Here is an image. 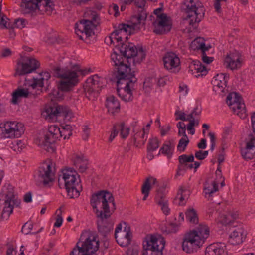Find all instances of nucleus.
I'll return each instance as SVG.
<instances>
[{
	"label": "nucleus",
	"instance_id": "nucleus-1",
	"mask_svg": "<svg viewBox=\"0 0 255 255\" xmlns=\"http://www.w3.org/2000/svg\"><path fill=\"white\" fill-rule=\"evenodd\" d=\"M90 204L96 215H98L97 211L105 214L114 212L116 209L114 198L107 190H101L93 194L91 197Z\"/></svg>",
	"mask_w": 255,
	"mask_h": 255
},
{
	"label": "nucleus",
	"instance_id": "nucleus-2",
	"mask_svg": "<svg viewBox=\"0 0 255 255\" xmlns=\"http://www.w3.org/2000/svg\"><path fill=\"white\" fill-rule=\"evenodd\" d=\"M209 228L206 225L200 224L196 229L185 234L182 245L183 250L190 253L194 245L201 246L209 237Z\"/></svg>",
	"mask_w": 255,
	"mask_h": 255
},
{
	"label": "nucleus",
	"instance_id": "nucleus-3",
	"mask_svg": "<svg viewBox=\"0 0 255 255\" xmlns=\"http://www.w3.org/2000/svg\"><path fill=\"white\" fill-rule=\"evenodd\" d=\"M99 248V241L96 235L89 231L82 232L79 241L76 243L75 247L71 251V255L85 253L91 255L98 250Z\"/></svg>",
	"mask_w": 255,
	"mask_h": 255
},
{
	"label": "nucleus",
	"instance_id": "nucleus-4",
	"mask_svg": "<svg viewBox=\"0 0 255 255\" xmlns=\"http://www.w3.org/2000/svg\"><path fill=\"white\" fill-rule=\"evenodd\" d=\"M117 83V92L121 99L126 102L133 100L132 90L137 78L135 74H128V76L116 78Z\"/></svg>",
	"mask_w": 255,
	"mask_h": 255
},
{
	"label": "nucleus",
	"instance_id": "nucleus-5",
	"mask_svg": "<svg viewBox=\"0 0 255 255\" xmlns=\"http://www.w3.org/2000/svg\"><path fill=\"white\" fill-rule=\"evenodd\" d=\"M85 17H89L88 19H82L78 23L75 24V32L80 39L83 40L82 34L85 33L86 38H88L94 34L93 28L99 24V17L96 12L89 11L85 13Z\"/></svg>",
	"mask_w": 255,
	"mask_h": 255
},
{
	"label": "nucleus",
	"instance_id": "nucleus-6",
	"mask_svg": "<svg viewBox=\"0 0 255 255\" xmlns=\"http://www.w3.org/2000/svg\"><path fill=\"white\" fill-rule=\"evenodd\" d=\"M55 4L51 0H22L21 7L24 14L38 9L41 14L51 15Z\"/></svg>",
	"mask_w": 255,
	"mask_h": 255
},
{
	"label": "nucleus",
	"instance_id": "nucleus-7",
	"mask_svg": "<svg viewBox=\"0 0 255 255\" xmlns=\"http://www.w3.org/2000/svg\"><path fill=\"white\" fill-rule=\"evenodd\" d=\"M184 5L185 11L187 14L186 19H190V25L196 28L204 17L205 10L203 4L198 0H187Z\"/></svg>",
	"mask_w": 255,
	"mask_h": 255
},
{
	"label": "nucleus",
	"instance_id": "nucleus-8",
	"mask_svg": "<svg viewBox=\"0 0 255 255\" xmlns=\"http://www.w3.org/2000/svg\"><path fill=\"white\" fill-rule=\"evenodd\" d=\"M165 241L160 235H150L143 242L142 255H163Z\"/></svg>",
	"mask_w": 255,
	"mask_h": 255
},
{
	"label": "nucleus",
	"instance_id": "nucleus-9",
	"mask_svg": "<svg viewBox=\"0 0 255 255\" xmlns=\"http://www.w3.org/2000/svg\"><path fill=\"white\" fill-rule=\"evenodd\" d=\"M105 81L104 78L97 74L89 77L83 85L86 97L89 100H95L100 91L105 86Z\"/></svg>",
	"mask_w": 255,
	"mask_h": 255
},
{
	"label": "nucleus",
	"instance_id": "nucleus-10",
	"mask_svg": "<svg viewBox=\"0 0 255 255\" xmlns=\"http://www.w3.org/2000/svg\"><path fill=\"white\" fill-rule=\"evenodd\" d=\"M54 172L52 170V163L49 161L42 163L34 175L36 185L46 187L54 180Z\"/></svg>",
	"mask_w": 255,
	"mask_h": 255
},
{
	"label": "nucleus",
	"instance_id": "nucleus-11",
	"mask_svg": "<svg viewBox=\"0 0 255 255\" xmlns=\"http://www.w3.org/2000/svg\"><path fill=\"white\" fill-rule=\"evenodd\" d=\"M148 13L147 12L142 10L139 12L138 15H132L131 17V22L132 24L130 25L121 23L119 24L118 26L117 31L121 34L123 31L128 32V34L131 35L134 33V31H139L140 29V25H145V21L147 17Z\"/></svg>",
	"mask_w": 255,
	"mask_h": 255
},
{
	"label": "nucleus",
	"instance_id": "nucleus-12",
	"mask_svg": "<svg viewBox=\"0 0 255 255\" xmlns=\"http://www.w3.org/2000/svg\"><path fill=\"white\" fill-rule=\"evenodd\" d=\"M112 60L114 62L116 67L115 78L128 76V74H135V71H131L130 63L126 61V58L123 57L122 53L118 54L114 52L111 55Z\"/></svg>",
	"mask_w": 255,
	"mask_h": 255
},
{
	"label": "nucleus",
	"instance_id": "nucleus-13",
	"mask_svg": "<svg viewBox=\"0 0 255 255\" xmlns=\"http://www.w3.org/2000/svg\"><path fill=\"white\" fill-rule=\"evenodd\" d=\"M226 102L232 111L241 119L246 118V107L241 95L236 92L230 93L227 97Z\"/></svg>",
	"mask_w": 255,
	"mask_h": 255
},
{
	"label": "nucleus",
	"instance_id": "nucleus-14",
	"mask_svg": "<svg viewBox=\"0 0 255 255\" xmlns=\"http://www.w3.org/2000/svg\"><path fill=\"white\" fill-rule=\"evenodd\" d=\"M61 133V129L55 125L49 126L48 131L45 134L41 145L42 147L48 152H54L55 151L54 143Z\"/></svg>",
	"mask_w": 255,
	"mask_h": 255
},
{
	"label": "nucleus",
	"instance_id": "nucleus-15",
	"mask_svg": "<svg viewBox=\"0 0 255 255\" xmlns=\"http://www.w3.org/2000/svg\"><path fill=\"white\" fill-rule=\"evenodd\" d=\"M40 65L39 62L36 59L32 57H24L21 62L17 63V67L14 76L24 75L30 73L39 68Z\"/></svg>",
	"mask_w": 255,
	"mask_h": 255
},
{
	"label": "nucleus",
	"instance_id": "nucleus-16",
	"mask_svg": "<svg viewBox=\"0 0 255 255\" xmlns=\"http://www.w3.org/2000/svg\"><path fill=\"white\" fill-rule=\"evenodd\" d=\"M0 127L5 138H18L24 131L23 125L21 123L16 124L15 122L1 124Z\"/></svg>",
	"mask_w": 255,
	"mask_h": 255
},
{
	"label": "nucleus",
	"instance_id": "nucleus-17",
	"mask_svg": "<svg viewBox=\"0 0 255 255\" xmlns=\"http://www.w3.org/2000/svg\"><path fill=\"white\" fill-rule=\"evenodd\" d=\"M21 200L18 199L14 194L13 190L10 188L5 195L4 207L1 213V218L8 219L13 212L14 206L19 207Z\"/></svg>",
	"mask_w": 255,
	"mask_h": 255
},
{
	"label": "nucleus",
	"instance_id": "nucleus-18",
	"mask_svg": "<svg viewBox=\"0 0 255 255\" xmlns=\"http://www.w3.org/2000/svg\"><path fill=\"white\" fill-rule=\"evenodd\" d=\"M46 116L49 119L63 116L67 120H70L73 117V114L69 107L63 105L54 104L53 106H49L45 109Z\"/></svg>",
	"mask_w": 255,
	"mask_h": 255
},
{
	"label": "nucleus",
	"instance_id": "nucleus-19",
	"mask_svg": "<svg viewBox=\"0 0 255 255\" xmlns=\"http://www.w3.org/2000/svg\"><path fill=\"white\" fill-rule=\"evenodd\" d=\"M96 216L97 218V225L98 232L104 237L110 233L113 229V223L108 220L113 212L103 213L99 212Z\"/></svg>",
	"mask_w": 255,
	"mask_h": 255
},
{
	"label": "nucleus",
	"instance_id": "nucleus-20",
	"mask_svg": "<svg viewBox=\"0 0 255 255\" xmlns=\"http://www.w3.org/2000/svg\"><path fill=\"white\" fill-rule=\"evenodd\" d=\"M155 26L153 32L158 35H163L169 32L172 28V23L170 18L165 13L158 15V19L153 23Z\"/></svg>",
	"mask_w": 255,
	"mask_h": 255
},
{
	"label": "nucleus",
	"instance_id": "nucleus-21",
	"mask_svg": "<svg viewBox=\"0 0 255 255\" xmlns=\"http://www.w3.org/2000/svg\"><path fill=\"white\" fill-rule=\"evenodd\" d=\"M164 67L171 73H176L180 70L179 58L173 52L167 53L163 57Z\"/></svg>",
	"mask_w": 255,
	"mask_h": 255
},
{
	"label": "nucleus",
	"instance_id": "nucleus-22",
	"mask_svg": "<svg viewBox=\"0 0 255 255\" xmlns=\"http://www.w3.org/2000/svg\"><path fill=\"white\" fill-rule=\"evenodd\" d=\"M116 47H118L120 53H122L123 57L126 58V61L128 63L130 62L133 59V57L138 54V49L133 44L128 43L127 45L124 43H120L116 45Z\"/></svg>",
	"mask_w": 255,
	"mask_h": 255
},
{
	"label": "nucleus",
	"instance_id": "nucleus-23",
	"mask_svg": "<svg viewBox=\"0 0 255 255\" xmlns=\"http://www.w3.org/2000/svg\"><path fill=\"white\" fill-rule=\"evenodd\" d=\"M40 75L42 76L40 78H35L33 77L31 79H28L25 78L26 83L24 84L25 85H28L33 89H35L37 87L42 88L43 87L44 82L45 81L46 84H48V80L51 77L50 74L48 72H44L40 73Z\"/></svg>",
	"mask_w": 255,
	"mask_h": 255
},
{
	"label": "nucleus",
	"instance_id": "nucleus-24",
	"mask_svg": "<svg viewBox=\"0 0 255 255\" xmlns=\"http://www.w3.org/2000/svg\"><path fill=\"white\" fill-rule=\"evenodd\" d=\"M249 141L247 143L246 148L242 149L241 154L243 158L246 160H251L255 157V146L254 141L255 138L250 134L249 135Z\"/></svg>",
	"mask_w": 255,
	"mask_h": 255
},
{
	"label": "nucleus",
	"instance_id": "nucleus-25",
	"mask_svg": "<svg viewBox=\"0 0 255 255\" xmlns=\"http://www.w3.org/2000/svg\"><path fill=\"white\" fill-rule=\"evenodd\" d=\"M229 78V75L227 73H220L217 74L212 80V83L214 86V90L217 91V89H220V91L224 92V89L227 86V82Z\"/></svg>",
	"mask_w": 255,
	"mask_h": 255
},
{
	"label": "nucleus",
	"instance_id": "nucleus-26",
	"mask_svg": "<svg viewBox=\"0 0 255 255\" xmlns=\"http://www.w3.org/2000/svg\"><path fill=\"white\" fill-rule=\"evenodd\" d=\"M78 74L76 73L68 77V78H64L65 80L61 81L59 85L58 89L62 91H68L70 89L78 82Z\"/></svg>",
	"mask_w": 255,
	"mask_h": 255
},
{
	"label": "nucleus",
	"instance_id": "nucleus-27",
	"mask_svg": "<svg viewBox=\"0 0 255 255\" xmlns=\"http://www.w3.org/2000/svg\"><path fill=\"white\" fill-rule=\"evenodd\" d=\"M188 68L189 71L191 72V74H198L197 75H195V76L196 77L206 75L207 73L206 67L199 60L192 61V62L189 64Z\"/></svg>",
	"mask_w": 255,
	"mask_h": 255
},
{
	"label": "nucleus",
	"instance_id": "nucleus-28",
	"mask_svg": "<svg viewBox=\"0 0 255 255\" xmlns=\"http://www.w3.org/2000/svg\"><path fill=\"white\" fill-rule=\"evenodd\" d=\"M246 234L242 228H237L234 230L230 235L229 242L233 245L242 243L245 239Z\"/></svg>",
	"mask_w": 255,
	"mask_h": 255
},
{
	"label": "nucleus",
	"instance_id": "nucleus-29",
	"mask_svg": "<svg viewBox=\"0 0 255 255\" xmlns=\"http://www.w3.org/2000/svg\"><path fill=\"white\" fill-rule=\"evenodd\" d=\"M106 106L108 112L112 115L119 112L120 104L118 100L113 95H111L106 98Z\"/></svg>",
	"mask_w": 255,
	"mask_h": 255
},
{
	"label": "nucleus",
	"instance_id": "nucleus-30",
	"mask_svg": "<svg viewBox=\"0 0 255 255\" xmlns=\"http://www.w3.org/2000/svg\"><path fill=\"white\" fill-rule=\"evenodd\" d=\"M133 132H135L132 137L134 145L137 147H140L141 145H144L147 139V136L145 135L144 128H142L141 130H137L133 129Z\"/></svg>",
	"mask_w": 255,
	"mask_h": 255
},
{
	"label": "nucleus",
	"instance_id": "nucleus-31",
	"mask_svg": "<svg viewBox=\"0 0 255 255\" xmlns=\"http://www.w3.org/2000/svg\"><path fill=\"white\" fill-rule=\"evenodd\" d=\"M155 201L157 204L161 206V210L165 215H168L170 212V209L168 208L167 201L166 199L165 194L160 190L157 191V194L155 196Z\"/></svg>",
	"mask_w": 255,
	"mask_h": 255
},
{
	"label": "nucleus",
	"instance_id": "nucleus-32",
	"mask_svg": "<svg viewBox=\"0 0 255 255\" xmlns=\"http://www.w3.org/2000/svg\"><path fill=\"white\" fill-rule=\"evenodd\" d=\"M224 64L227 68L233 70L239 68L241 66V63L239 57L235 58V56L228 55L225 59Z\"/></svg>",
	"mask_w": 255,
	"mask_h": 255
},
{
	"label": "nucleus",
	"instance_id": "nucleus-33",
	"mask_svg": "<svg viewBox=\"0 0 255 255\" xmlns=\"http://www.w3.org/2000/svg\"><path fill=\"white\" fill-rule=\"evenodd\" d=\"M29 92L27 89L18 88L12 94L11 103L16 105L19 102V98H27L28 97Z\"/></svg>",
	"mask_w": 255,
	"mask_h": 255
},
{
	"label": "nucleus",
	"instance_id": "nucleus-34",
	"mask_svg": "<svg viewBox=\"0 0 255 255\" xmlns=\"http://www.w3.org/2000/svg\"><path fill=\"white\" fill-rule=\"evenodd\" d=\"M175 148V143L173 140H168L165 142L160 149V152L163 154L167 155L168 157H171L173 154V152Z\"/></svg>",
	"mask_w": 255,
	"mask_h": 255
},
{
	"label": "nucleus",
	"instance_id": "nucleus-35",
	"mask_svg": "<svg viewBox=\"0 0 255 255\" xmlns=\"http://www.w3.org/2000/svg\"><path fill=\"white\" fill-rule=\"evenodd\" d=\"M53 71L54 76L63 79L65 78H68V77L72 75L73 73H76L74 71L69 69H61L59 67L54 68Z\"/></svg>",
	"mask_w": 255,
	"mask_h": 255
},
{
	"label": "nucleus",
	"instance_id": "nucleus-36",
	"mask_svg": "<svg viewBox=\"0 0 255 255\" xmlns=\"http://www.w3.org/2000/svg\"><path fill=\"white\" fill-rule=\"evenodd\" d=\"M73 164L76 166H78V170L81 173H83L87 169L88 161L80 156H76L75 158Z\"/></svg>",
	"mask_w": 255,
	"mask_h": 255
},
{
	"label": "nucleus",
	"instance_id": "nucleus-37",
	"mask_svg": "<svg viewBox=\"0 0 255 255\" xmlns=\"http://www.w3.org/2000/svg\"><path fill=\"white\" fill-rule=\"evenodd\" d=\"M186 218L190 223L197 224L198 217L196 210L193 208L187 209L185 212Z\"/></svg>",
	"mask_w": 255,
	"mask_h": 255
},
{
	"label": "nucleus",
	"instance_id": "nucleus-38",
	"mask_svg": "<svg viewBox=\"0 0 255 255\" xmlns=\"http://www.w3.org/2000/svg\"><path fill=\"white\" fill-rule=\"evenodd\" d=\"M62 179L65 182V189L69 188V187L78 185V183L76 181V177L74 175H66V177H62Z\"/></svg>",
	"mask_w": 255,
	"mask_h": 255
},
{
	"label": "nucleus",
	"instance_id": "nucleus-39",
	"mask_svg": "<svg viewBox=\"0 0 255 255\" xmlns=\"http://www.w3.org/2000/svg\"><path fill=\"white\" fill-rule=\"evenodd\" d=\"M133 1H134V4L136 6L140 8V9L138 10L137 14L136 15H138L139 12L142 10L146 12V10L144 8L146 3L145 0H125L123 2L125 4H130Z\"/></svg>",
	"mask_w": 255,
	"mask_h": 255
},
{
	"label": "nucleus",
	"instance_id": "nucleus-40",
	"mask_svg": "<svg viewBox=\"0 0 255 255\" xmlns=\"http://www.w3.org/2000/svg\"><path fill=\"white\" fill-rule=\"evenodd\" d=\"M145 56L146 54L145 51L143 50V48H139L138 50V54H136V55H135L133 57V59L132 60L133 65H135L136 64L140 63L145 58Z\"/></svg>",
	"mask_w": 255,
	"mask_h": 255
},
{
	"label": "nucleus",
	"instance_id": "nucleus-41",
	"mask_svg": "<svg viewBox=\"0 0 255 255\" xmlns=\"http://www.w3.org/2000/svg\"><path fill=\"white\" fill-rule=\"evenodd\" d=\"M160 141L157 137H154L149 139L147 150L148 152L153 151L157 149L159 146Z\"/></svg>",
	"mask_w": 255,
	"mask_h": 255
},
{
	"label": "nucleus",
	"instance_id": "nucleus-42",
	"mask_svg": "<svg viewBox=\"0 0 255 255\" xmlns=\"http://www.w3.org/2000/svg\"><path fill=\"white\" fill-rule=\"evenodd\" d=\"M71 126L69 125H65L61 130V133L59 134V137H62L63 136L64 139L66 138L68 139L72 135V129Z\"/></svg>",
	"mask_w": 255,
	"mask_h": 255
},
{
	"label": "nucleus",
	"instance_id": "nucleus-43",
	"mask_svg": "<svg viewBox=\"0 0 255 255\" xmlns=\"http://www.w3.org/2000/svg\"><path fill=\"white\" fill-rule=\"evenodd\" d=\"M66 190L70 198H77L80 195V190L77 188L76 185L69 187Z\"/></svg>",
	"mask_w": 255,
	"mask_h": 255
},
{
	"label": "nucleus",
	"instance_id": "nucleus-44",
	"mask_svg": "<svg viewBox=\"0 0 255 255\" xmlns=\"http://www.w3.org/2000/svg\"><path fill=\"white\" fill-rule=\"evenodd\" d=\"M151 188V186L149 184L148 179H146L143 185H142L141 192L144 196L143 197V200L145 201L146 200L147 197L149 195V191Z\"/></svg>",
	"mask_w": 255,
	"mask_h": 255
},
{
	"label": "nucleus",
	"instance_id": "nucleus-45",
	"mask_svg": "<svg viewBox=\"0 0 255 255\" xmlns=\"http://www.w3.org/2000/svg\"><path fill=\"white\" fill-rule=\"evenodd\" d=\"M179 163L184 164V163L193 162L194 161V156L193 154L189 156L186 154H183L178 157Z\"/></svg>",
	"mask_w": 255,
	"mask_h": 255
},
{
	"label": "nucleus",
	"instance_id": "nucleus-46",
	"mask_svg": "<svg viewBox=\"0 0 255 255\" xmlns=\"http://www.w3.org/2000/svg\"><path fill=\"white\" fill-rule=\"evenodd\" d=\"M189 142L188 137L187 138L183 137L179 140L177 145V149L180 152H184Z\"/></svg>",
	"mask_w": 255,
	"mask_h": 255
},
{
	"label": "nucleus",
	"instance_id": "nucleus-47",
	"mask_svg": "<svg viewBox=\"0 0 255 255\" xmlns=\"http://www.w3.org/2000/svg\"><path fill=\"white\" fill-rule=\"evenodd\" d=\"M120 135L123 139L126 138L129 133L130 128L128 127H125L124 122L120 123Z\"/></svg>",
	"mask_w": 255,
	"mask_h": 255
},
{
	"label": "nucleus",
	"instance_id": "nucleus-48",
	"mask_svg": "<svg viewBox=\"0 0 255 255\" xmlns=\"http://www.w3.org/2000/svg\"><path fill=\"white\" fill-rule=\"evenodd\" d=\"M120 123H117L114 125L109 139L110 141H112L117 135L118 133L120 131Z\"/></svg>",
	"mask_w": 255,
	"mask_h": 255
},
{
	"label": "nucleus",
	"instance_id": "nucleus-49",
	"mask_svg": "<svg viewBox=\"0 0 255 255\" xmlns=\"http://www.w3.org/2000/svg\"><path fill=\"white\" fill-rule=\"evenodd\" d=\"M177 127L179 129L178 134L179 136L183 135V137L187 138V135L186 134V125L182 122H179L177 124Z\"/></svg>",
	"mask_w": 255,
	"mask_h": 255
},
{
	"label": "nucleus",
	"instance_id": "nucleus-50",
	"mask_svg": "<svg viewBox=\"0 0 255 255\" xmlns=\"http://www.w3.org/2000/svg\"><path fill=\"white\" fill-rule=\"evenodd\" d=\"M204 39L201 38H197L195 39L191 43L190 47L193 50L200 49V44H203Z\"/></svg>",
	"mask_w": 255,
	"mask_h": 255
},
{
	"label": "nucleus",
	"instance_id": "nucleus-51",
	"mask_svg": "<svg viewBox=\"0 0 255 255\" xmlns=\"http://www.w3.org/2000/svg\"><path fill=\"white\" fill-rule=\"evenodd\" d=\"M27 23V22L25 19L23 18H18L15 19L13 25H14L15 28L22 29L25 26Z\"/></svg>",
	"mask_w": 255,
	"mask_h": 255
},
{
	"label": "nucleus",
	"instance_id": "nucleus-52",
	"mask_svg": "<svg viewBox=\"0 0 255 255\" xmlns=\"http://www.w3.org/2000/svg\"><path fill=\"white\" fill-rule=\"evenodd\" d=\"M115 237L118 244L122 247H126L129 244L128 241H126V239L123 237L121 234L119 236H115Z\"/></svg>",
	"mask_w": 255,
	"mask_h": 255
},
{
	"label": "nucleus",
	"instance_id": "nucleus-53",
	"mask_svg": "<svg viewBox=\"0 0 255 255\" xmlns=\"http://www.w3.org/2000/svg\"><path fill=\"white\" fill-rule=\"evenodd\" d=\"M227 2V0H215L213 6L215 9V11L218 13H221V5H222L223 3H226Z\"/></svg>",
	"mask_w": 255,
	"mask_h": 255
},
{
	"label": "nucleus",
	"instance_id": "nucleus-54",
	"mask_svg": "<svg viewBox=\"0 0 255 255\" xmlns=\"http://www.w3.org/2000/svg\"><path fill=\"white\" fill-rule=\"evenodd\" d=\"M187 169L186 168L183 164L179 163L176 170V173L175 175V178H177L179 176H183L187 171Z\"/></svg>",
	"mask_w": 255,
	"mask_h": 255
},
{
	"label": "nucleus",
	"instance_id": "nucleus-55",
	"mask_svg": "<svg viewBox=\"0 0 255 255\" xmlns=\"http://www.w3.org/2000/svg\"><path fill=\"white\" fill-rule=\"evenodd\" d=\"M33 228V224L30 222H26L22 227L21 232L25 234H28L30 232Z\"/></svg>",
	"mask_w": 255,
	"mask_h": 255
},
{
	"label": "nucleus",
	"instance_id": "nucleus-56",
	"mask_svg": "<svg viewBox=\"0 0 255 255\" xmlns=\"http://www.w3.org/2000/svg\"><path fill=\"white\" fill-rule=\"evenodd\" d=\"M62 177H66V175H74L76 176L77 175V173L74 169L72 168H67L62 170Z\"/></svg>",
	"mask_w": 255,
	"mask_h": 255
},
{
	"label": "nucleus",
	"instance_id": "nucleus-57",
	"mask_svg": "<svg viewBox=\"0 0 255 255\" xmlns=\"http://www.w3.org/2000/svg\"><path fill=\"white\" fill-rule=\"evenodd\" d=\"M139 247L138 246L129 248L126 252L127 255H138Z\"/></svg>",
	"mask_w": 255,
	"mask_h": 255
},
{
	"label": "nucleus",
	"instance_id": "nucleus-58",
	"mask_svg": "<svg viewBox=\"0 0 255 255\" xmlns=\"http://www.w3.org/2000/svg\"><path fill=\"white\" fill-rule=\"evenodd\" d=\"M175 115L176 116L175 120L176 121L179 120H182L183 121L188 120V119H186V114L185 113L179 110H177L175 112Z\"/></svg>",
	"mask_w": 255,
	"mask_h": 255
},
{
	"label": "nucleus",
	"instance_id": "nucleus-59",
	"mask_svg": "<svg viewBox=\"0 0 255 255\" xmlns=\"http://www.w3.org/2000/svg\"><path fill=\"white\" fill-rule=\"evenodd\" d=\"M124 231L126 232V234L123 236V237L125 239H126V241H128V244H129L131 240L132 236V233L130 231V227L128 226L125 227Z\"/></svg>",
	"mask_w": 255,
	"mask_h": 255
},
{
	"label": "nucleus",
	"instance_id": "nucleus-60",
	"mask_svg": "<svg viewBox=\"0 0 255 255\" xmlns=\"http://www.w3.org/2000/svg\"><path fill=\"white\" fill-rule=\"evenodd\" d=\"M207 247H212V249H214L213 250V252L217 254V255H221L224 252L223 249L219 247V245L215 243L212 244Z\"/></svg>",
	"mask_w": 255,
	"mask_h": 255
},
{
	"label": "nucleus",
	"instance_id": "nucleus-61",
	"mask_svg": "<svg viewBox=\"0 0 255 255\" xmlns=\"http://www.w3.org/2000/svg\"><path fill=\"white\" fill-rule=\"evenodd\" d=\"M83 139L84 140H87L89 138L90 133V129L88 128L87 126H84L83 128Z\"/></svg>",
	"mask_w": 255,
	"mask_h": 255
},
{
	"label": "nucleus",
	"instance_id": "nucleus-62",
	"mask_svg": "<svg viewBox=\"0 0 255 255\" xmlns=\"http://www.w3.org/2000/svg\"><path fill=\"white\" fill-rule=\"evenodd\" d=\"M63 222V218L62 216V214L60 213H59L57 214L56 219V222L54 223V227H60Z\"/></svg>",
	"mask_w": 255,
	"mask_h": 255
},
{
	"label": "nucleus",
	"instance_id": "nucleus-63",
	"mask_svg": "<svg viewBox=\"0 0 255 255\" xmlns=\"http://www.w3.org/2000/svg\"><path fill=\"white\" fill-rule=\"evenodd\" d=\"M12 52L9 48L3 49L1 52L0 56L2 57H7L11 55Z\"/></svg>",
	"mask_w": 255,
	"mask_h": 255
},
{
	"label": "nucleus",
	"instance_id": "nucleus-64",
	"mask_svg": "<svg viewBox=\"0 0 255 255\" xmlns=\"http://www.w3.org/2000/svg\"><path fill=\"white\" fill-rule=\"evenodd\" d=\"M202 59L206 64H210L213 61V57H208L206 54H202Z\"/></svg>",
	"mask_w": 255,
	"mask_h": 255
}]
</instances>
